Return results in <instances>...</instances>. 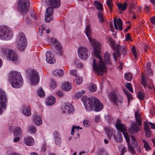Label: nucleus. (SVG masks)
I'll use <instances>...</instances> for the list:
<instances>
[{"label":"nucleus","instance_id":"20e7f679","mask_svg":"<svg viewBox=\"0 0 155 155\" xmlns=\"http://www.w3.org/2000/svg\"><path fill=\"white\" fill-rule=\"evenodd\" d=\"M123 135L126 140L128 146V148L129 151L132 154H134L135 151L133 147H137L138 143L135 138L132 135H130V138L131 140V145L130 143V137L128 134L127 132H124Z\"/></svg>","mask_w":155,"mask_h":155},{"label":"nucleus","instance_id":"393cba45","mask_svg":"<svg viewBox=\"0 0 155 155\" xmlns=\"http://www.w3.org/2000/svg\"><path fill=\"white\" fill-rule=\"evenodd\" d=\"M34 117V121L35 124L38 126L41 125L42 123V120L40 116L37 114H35Z\"/></svg>","mask_w":155,"mask_h":155},{"label":"nucleus","instance_id":"2eb2a0df","mask_svg":"<svg viewBox=\"0 0 155 155\" xmlns=\"http://www.w3.org/2000/svg\"><path fill=\"white\" fill-rule=\"evenodd\" d=\"M63 110V112L68 113H72L74 111L73 106L70 103L65 104Z\"/></svg>","mask_w":155,"mask_h":155},{"label":"nucleus","instance_id":"7ed1b4c3","mask_svg":"<svg viewBox=\"0 0 155 155\" xmlns=\"http://www.w3.org/2000/svg\"><path fill=\"white\" fill-rule=\"evenodd\" d=\"M13 32L11 29L7 26H0V39L3 40H9L11 38Z\"/></svg>","mask_w":155,"mask_h":155},{"label":"nucleus","instance_id":"bf43d9fd","mask_svg":"<svg viewBox=\"0 0 155 155\" xmlns=\"http://www.w3.org/2000/svg\"><path fill=\"white\" fill-rule=\"evenodd\" d=\"M57 84L56 82L52 81L51 85V87L52 89H54L57 86Z\"/></svg>","mask_w":155,"mask_h":155},{"label":"nucleus","instance_id":"de8ad7c7","mask_svg":"<svg viewBox=\"0 0 155 155\" xmlns=\"http://www.w3.org/2000/svg\"><path fill=\"white\" fill-rule=\"evenodd\" d=\"M127 88L131 92H133V89L132 87L131 84L130 83H127L125 85Z\"/></svg>","mask_w":155,"mask_h":155},{"label":"nucleus","instance_id":"7c9ffc66","mask_svg":"<svg viewBox=\"0 0 155 155\" xmlns=\"http://www.w3.org/2000/svg\"><path fill=\"white\" fill-rule=\"evenodd\" d=\"M135 116L136 121L138 123V125L140 126L141 125V121L140 120V114L137 111H136L135 113Z\"/></svg>","mask_w":155,"mask_h":155},{"label":"nucleus","instance_id":"5fc2aeb1","mask_svg":"<svg viewBox=\"0 0 155 155\" xmlns=\"http://www.w3.org/2000/svg\"><path fill=\"white\" fill-rule=\"evenodd\" d=\"M55 143L57 145H60L61 143L60 137H57L54 139Z\"/></svg>","mask_w":155,"mask_h":155},{"label":"nucleus","instance_id":"c9c22d12","mask_svg":"<svg viewBox=\"0 0 155 155\" xmlns=\"http://www.w3.org/2000/svg\"><path fill=\"white\" fill-rule=\"evenodd\" d=\"M106 4L110 10V12H112V8L113 5V4L112 0H107Z\"/></svg>","mask_w":155,"mask_h":155},{"label":"nucleus","instance_id":"338daca9","mask_svg":"<svg viewBox=\"0 0 155 155\" xmlns=\"http://www.w3.org/2000/svg\"><path fill=\"white\" fill-rule=\"evenodd\" d=\"M126 40L127 41L128 40H130L131 39L130 35V33L127 34L125 38Z\"/></svg>","mask_w":155,"mask_h":155},{"label":"nucleus","instance_id":"1a4fd4ad","mask_svg":"<svg viewBox=\"0 0 155 155\" xmlns=\"http://www.w3.org/2000/svg\"><path fill=\"white\" fill-rule=\"evenodd\" d=\"M78 53L79 57L83 60L87 59L88 58V55L90 54L88 49L86 48L83 47L79 48Z\"/></svg>","mask_w":155,"mask_h":155},{"label":"nucleus","instance_id":"5701e85b","mask_svg":"<svg viewBox=\"0 0 155 155\" xmlns=\"http://www.w3.org/2000/svg\"><path fill=\"white\" fill-rule=\"evenodd\" d=\"M24 143L27 145L31 146L34 144V140L31 137H28L25 138L24 140Z\"/></svg>","mask_w":155,"mask_h":155},{"label":"nucleus","instance_id":"603ef678","mask_svg":"<svg viewBox=\"0 0 155 155\" xmlns=\"http://www.w3.org/2000/svg\"><path fill=\"white\" fill-rule=\"evenodd\" d=\"M9 50L6 48H2L1 49L2 53L4 55L8 54V51Z\"/></svg>","mask_w":155,"mask_h":155},{"label":"nucleus","instance_id":"052dcab7","mask_svg":"<svg viewBox=\"0 0 155 155\" xmlns=\"http://www.w3.org/2000/svg\"><path fill=\"white\" fill-rule=\"evenodd\" d=\"M149 125H151V129H155V123H153L151 122H147Z\"/></svg>","mask_w":155,"mask_h":155},{"label":"nucleus","instance_id":"2f4dec72","mask_svg":"<svg viewBox=\"0 0 155 155\" xmlns=\"http://www.w3.org/2000/svg\"><path fill=\"white\" fill-rule=\"evenodd\" d=\"M94 5L97 8L101 11H102L103 10L102 4L100 2L95 1L94 3Z\"/></svg>","mask_w":155,"mask_h":155},{"label":"nucleus","instance_id":"864d4df0","mask_svg":"<svg viewBox=\"0 0 155 155\" xmlns=\"http://www.w3.org/2000/svg\"><path fill=\"white\" fill-rule=\"evenodd\" d=\"M77 70H71L70 71V73L75 77L78 76Z\"/></svg>","mask_w":155,"mask_h":155},{"label":"nucleus","instance_id":"f257e3e1","mask_svg":"<svg viewBox=\"0 0 155 155\" xmlns=\"http://www.w3.org/2000/svg\"><path fill=\"white\" fill-rule=\"evenodd\" d=\"M85 31L86 34L90 41L93 46L95 56L100 60V63L98 64L96 63L95 58L93 59V68L96 74L101 75L103 74L104 72H106L107 71V69L106 64L104 63L102 57L100 55L101 46L95 39L91 38V31L90 29V26L89 25L86 26Z\"/></svg>","mask_w":155,"mask_h":155},{"label":"nucleus","instance_id":"c756f323","mask_svg":"<svg viewBox=\"0 0 155 155\" xmlns=\"http://www.w3.org/2000/svg\"><path fill=\"white\" fill-rule=\"evenodd\" d=\"M53 74L55 76H62L64 74V72L62 69H56L52 72Z\"/></svg>","mask_w":155,"mask_h":155},{"label":"nucleus","instance_id":"e433bc0d","mask_svg":"<svg viewBox=\"0 0 155 155\" xmlns=\"http://www.w3.org/2000/svg\"><path fill=\"white\" fill-rule=\"evenodd\" d=\"M106 120L109 123L114 122V120L113 117L110 115H108L105 116Z\"/></svg>","mask_w":155,"mask_h":155},{"label":"nucleus","instance_id":"473e14b6","mask_svg":"<svg viewBox=\"0 0 155 155\" xmlns=\"http://www.w3.org/2000/svg\"><path fill=\"white\" fill-rule=\"evenodd\" d=\"M105 132L108 138H110L113 134V129L111 128H107L105 129Z\"/></svg>","mask_w":155,"mask_h":155},{"label":"nucleus","instance_id":"c03bdc74","mask_svg":"<svg viewBox=\"0 0 155 155\" xmlns=\"http://www.w3.org/2000/svg\"><path fill=\"white\" fill-rule=\"evenodd\" d=\"M143 141L144 143V147L145 148L146 150L147 151L150 150V147L147 142L145 140H143Z\"/></svg>","mask_w":155,"mask_h":155},{"label":"nucleus","instance_id":"a19ab883","mask_svg":"<svg viewBox=\"0 0 155 155\" xmlns=\"http://www.w3.org/2000/svg\"><path fill=\"white\" fill-rule=\"evenodd\" d=\"M125 78L128 81H130L132 78V75L130 73H125L124 74Z\"/></svg>","mask_w":155,"mask_h":155},{"label":"nucleus","instance_id":"423d86ee","mask_svg":"<svg viewBox=\"0 0 155 155\" xmlns=\"http://www.w3.org/2000/svg\"><path fill=\"white\" fill-rule=\"evenodd\" d=\"M27 41L26 37L24 33H21L18 35L17 45L19 50L23 51L25 50L27 45Z\"/></svg>","mask_w":155,"mask_h":155},{"label":"nucleus","instance_id":"e2e57ef3","mask_svg":"<svg viewBox=\"0 0 155 155\" xmlns=\"http://www.w3.org/2000/svg\"><path fill=\"white\" fill-rule=\"evenodd\" d=\"M54 137L55 138L57 137H60V135L58 132L57 131H55L54 132Z\"/></svg>","mask_w":155,"mask_h":155},{"label":"nucleus","instance_id":"13d9d810","mask_svg":"<svg viewBox=\"0 0 155 155\" xmlns=\"http://www.w3.org/2000/svg\"><path fill=\"white\" fill-rule=\"evenodd\" d=\"M75 64L77 66V67L78 68H82L84 66L83 64L81 62H77L76 61L75 62Z\"/></svg>","mask_w":155,"mask_h":155},{"label":"nucleus","instance_id":"49530a36","mask_svg":"<svg viewBox=\"0 0 155 155\" xmlns=\"http://www.w3.org/2000/svg\"><path fill=\"white\" fill-rule=\"evenodd\" d=\"M141 84L144 88L147 86V82L144 76H143L142 79Z\"/></svg>","mask_w":155,"mask_h":155},{"label":"nucleus","instance_id":"9b49d317","mask_svg":"<svg viewBox=\"0 0 155 155\" xmlns=\"http://www.w3.org/2000/svg\"><path fill=\"white\" fill-rule=\"evenodd\" d=\"M53 7H48L46 10V14H45V20L46 22H49L53 18Z\"/></svg>","mask_w":155,"mask_h":155},{"label":"nucleus","instance_id":"412c9836","mask_svg":"<svg viewBox=\"0 0 155 155\" xmlns=\"http://www.w3.org/2000/svg\"><path fill=\"white\" fill-rule=\"evenodd\" d=\"M131 125V127L129 129L130 132L132 133H137L139 131V129L136 122L132 123Z\"/></svg>","mask_w":155,"mask_h":155},{"label":"nucleus","instance_id":"69168bd1","mask_svg":"<svg viewBox=\"0 0 155 155\" xmlns=\"http://www.w3.org/2000/svg\"><path fill=\"white\" fill-rule=\"evenodd\" d=\"M127 151V149L125 147H124L121 150V153L120 155H124V153Z\"/></svg>","mask_w":155,"mask_h":155},{"label":"nucleus","instance_id":"aec40b11","mask_svg":"<svg viewBox=\"0 0 155 155\" xmlns=\"http://www.w3.org/2000/svg\"><path fill=\"white\" fill-rule=\"evenodd\" d=\"M84 105L87 111H89L92 109V102L91 99L89 98H87L86 100V103L84 102Z\"/></svg>","mask_w":155,"mask_h":155},{"label":"nucleus","instance_id":"cd10ccee","mask_svg":"<svg viewBox=\"0 0 155 155\" xmlns=\"http://www.w3.org/2000/svg\"><path fill=\"white\" fill-rule=\"evenodd\" d=\"M54 41L55 43V48L57 50L59 51V54L61 55V52L62 51L61 45L57 39H55Z\"/></svg>","mask_w":155,"mask_h":155},{"label":"nucleus","instance_id":"a211bd4d","mask_svg":"<svg viewBox=\"0 0 155 155\" xmlns=\"http://www.w3.org/2000/svg\"><path fill=\"white\" fill-rule=\"evenodd\" d=\"M114 24L115 28L116 29H118V27L120 30H121L123 29L122 22L121 19L120 18H118L117 20L116 18H114Z\"/></svg>","mask_w":155,"mask_h":155},{"label":"nucleus","instance_id":"6ab92c4d","mask_svg":"<svg viewBox=\"0 0 155 155\" xmlns=\"http://www.w3.org/2000/svg\"><path fill=\"white\" fill-rule=\"evenodd\" d=\"M8 56L9 59L12 61H17L18 58V55L13 50H9Z\"/></svg>","mask_w":155,"mask_h":155},{"label":"nucleus","instance_id":"f3484780","mask_svg":"<svg viewBox=\"0 0 155 155\" xmlns=\"http://www.w3.org/2000/svg\"><path fill=\"white\" fill-rule=\"evenodd\" d=\"M46 58L47 62L50 64H54L55 62V60L53 56L51 54L50 51H48L46 52Z\"/></svg>","mask_w":155,"mask_h":155},{"label":"nucleus","instance_id":"58836bf2","mask_svg":"<svg viewBox=\"0 0 155 155\" xmlns=\"http://www.w3.org/2000/svg\"><path fill=\"white\" fill-rule=\"evenodd\" d=\"M37 93L38 96L41 97H43L45 96V92L41 87L38 89Z\"/></svg>","mask_w":155,"mask_h":155},{"label":"nucleus","instance_id":"4c0bfd02","mask_svg":"<svg viewBox=\"0 0 155 155\" xmlns=\"http://www.w3.org/2000/svg\"><path fill=\"white\" fill-rule=\"evenodd\" d=\"M28 131L31 134L35 133L36 131V127L33 125L29 126L28 128Z\"/></svg>","mask_w":155,"mask_h":155},{"label":"nucleus","instance_id":"680f3d73","mask_svg":"<svg viewBox=\"0 0 155 155\" xmlns=\"http://www.w3.org/2000/svg\"><path fill=\"white\" fill-rule=\"evenodd\" d=\"M56 94L58 96L60 97H62L63 95V92L61 91H57L56 92Z\"/></svg>","mask_w":155,"mask_h":155},{"label":"nucleus","instance_id":"f704fd0d","mask_svg":"<svg viewBox=\"0 0 155 155\" xmlns=\"http://www.w3.org/2000/svg\"><path fill=\"white\" fill-rule=\"evenodd\" d=\"M117 6L120 10L124 11L127 8V4L126 3H125L123 4H120Z\"/></svg>","mask_w":155,"mask_h":155},{"label":"nucleus","instance_id":"ea45409f","mask_svg":"<svg viewBox=\"0 0 155 155\" xmlns=\"http://www.w3.org/2000/svg\"><path fill=\"white\" fill-rule=\"evenodd\" d=\"M114 137L115 139L118 142H121L122 140V137L121 134L120 133L119 131L117 132V134L115 137L114 136Z\"/></svg>","mask_w":155,"mask_h":155},{"label":"nucleus","instance_id":"39448f33","mask_svg":"<svg viewBox=\"0 0 155 155\" xmlns=\"http://www.w3.org/2000/svg\"><path fill=\"white\" fill-rule=\"evenodd\" d=\"M109 97L110 100L113 104L117 106H118V103L120 104L123 102V99L122 97L114 91H113L110 92Z\"/></svg>","mask_w":155,"mask_h":155},{"label":"nucleus","instance_id":"4d7b16f0","mask_svg":"<svg viewBox=\"0 0 155 155\" xmlns=\"http://www.w3.org/2000/svg\"><path fill=\"white\" fill-rule=\"evenodd\" d=\"M90 90L94 92L96 90V87L94 84H92L90 87Z\"/></svg>","mask_w":155,"mask_h":155},{"label":"nucleus","instance_id":"37998d69","mask_svg":"<svg viewBox=\"0 0 155 155\" xmlns=\"http://www.w3.org/2000/svg\"><path fill=\"white\" fill-rule=\"evenodd\" d=\"M74 80L76 83L78 85L80 84L83 81V78L81 77H76Z\"/></svg>","mask_w":155,"mask_h":155},{"label":"nucleus","instance_id":"ddd939ff","mask_svg":"<svg viewBox=\"0 0 155 155\" xmlns=\"http://www.w3.org/2000/svg\"><path fill=\"white\" fill-rule=\"evenodd\" d=\"M93 106L94 110L97 112L101 110L103 107L102 104L97 99H94V100Z\"/></svg>","mask_w":155,"mask_h":155},{"label":"nucleus","instance_id":"a878e982","mask_svg":"<svg viewBox=\"0 0 155 155\" xmlns=\"http://www.w3.org/2000/svg\"><path fill=\"white\" fill-rule=\"evenodd\" d=\"M110 55L108 53L106 52L104 55V59L107 65H111V63L110 59Z\"/></svg>","mask_w":155,"mask_h":155},{"label":"nucleus","instance_id":"6e6d98bb","mask_svg":"<svg viewBox=\"0 0 155 155\" xmlns=\"http://www.w3.org/2000/svg\"><path fill=\"white\" fill-rule=\"evenodd\" d=\"M132 51L133 52L135 58H137V53L134 46H133L132 49Z\"/></svg>","mask_w":155,"mask_h":155},{"label":"nucleus","instance_id":"6e6552de","mask_svg":"<svg viewBox=\"0 0 155 155\" xmlns=\"http://www.w3.org/2000/svg\"><path fill=\"white\" fill-rule=\"evenodd\" d=\"M0 100L1 101L0 103V114H2V108L5 109L6 108L5 102L7 101V96L5 93L0 89Z\"/></svg>","mask_w":155,"mask_h":155},{"label":"nucleus","instance_id":"b1692460","mask_svg":"<svg viewBox=\"0 0 155 155\" xmlns=\"http://www.w3.org/2000/svg\"><path fill=\"white\" fill-rule=\"evenodd\" d=\"M62 87L64 90L65 91H69L72 88V84L71 83L66 82L64 84Z\"/></svg>","mask_w":155,"mask_h":155},{"label":"nucleus","instance_id":"f03ea898","mask_svg":"<svg viewBox=\"0 0 155 155\" xmlns=\"http://www.w3.org/2000/svg\"><path fill=\"white\" fill-rule=\"evenodd\" d=\"M9 80L12 86L14 88H19L23 84L20 73L16 71H12L9 74Z\"/></svg>","mask_w":155,"mask_h":155},{"label":"nucleus","instance_id":"8fccbe9b","mask_svg":"<svg viewBox=\"0 0 155 155\" xmlns=\"http://www.w3.org/2000/svg\"><path fill=\"white\" fill-rule=\"evenodd\" d=\"M98 154L99 155H107V153L104 149H101L99 151Z\"/></svg>","mask_w":155,"mask_h":155},{"label":"nucleus","instance_id":"bb28decb","mask_svg":"<svg viewBox=\"0 0 155 155\" xmlns=\"http://www.w3.org/2000/svg\"><path fill=\"white\" fill-rule=\"evenodd\" d=\"M22 112L26 116H30L31 114L30 108L28 106L24 107L22 110Z\"/></svg>","mask_w":155,"mask_h":155},{"label":"nucleus","instance_id":"3c124183","mask_svg":"<svg viewBox=\"0 0 155 155\" xmlns=\"http://www.w3.org/2000/svg\"><path fill=\"white\" fill-rule=\"evenodd\" d=\"M83 124L84 126L85 127H87L90 126V123L89 121L87 120H85L83 122Z\"/></svg>","mask_w":155,"mask_h":155},{"label":"nucleus","instance_id":"0eeeda50","mask_svg":"<svg viewBox=\"0 0 155 155\" xmlns=\"http://www.w3.org/2000/svg\"><path fill=\"white\" fill-rule=\"evenodd\" d=\"M19 10L22 13H26L29 9L30 2L28 0H19Z\"/></svg>","mask_w":155,"mask_h":155},{"label":"nucleus","instance_id":"a18cd8bd","mask_svg":"<svg viewBox=\"0 0 155 155\" xmlns=\"http://www.w3.org/2000/svg\"><path fill=\"white\" fill-rule=\"evenodd\" d=\"M45 28L43 25L41 26L39 28L38 34L40 36L42 35L43 32L45 30Z\"/></svg>","mask_w":155,"mask_h":155},{"label":"nucleus","instance_id":"c85d7f7f","mask_svg":"<svg viewBox=\"0 0 155 155\" xmlns=\"http://www.w3.org/2000/svg\"><path fill=\"white\" fill-rule=\"evenodd\" d=\"M56 99L55 97L51 96L49 97L47 99L46 101V104L47 105L51 106L54 104L55 102Z\"/></svg>","mask_w":155,"mask_h":155},{"label":"nucleus","instance_id":"09e8293b","mask_svg":"<svg viewBox=\"0 0 155 155\" xmlns=\"http://www.w3.org/2000/svg\"><path fill=\"white\" fill-rule=\"evenodd\" d=\"M109 42L110 43V46L113 50H114L116 47L114 41L112 39H110Z\"/></svg>","mask_w":155,"mask_h":155},{"label":"nucleus","instance_id":"9d476101","mask_svg":"<svg viewBox=\"0 0 155 155\" xmlns=\"http://www.w3.org/2000/svg\"><path fill=\"white\" fill-rule=\"evenodd\" d=\"M120 49L122 53L124 56L127 53V51L126 49L125 46H123L121 47L119 45L117 44V45L116 52H115L113 54L114 58L116 61H117V57H119L120 55L119 52Z\"/></svg>","mask_w":155,"mask_h":155},{"label":"nucleus","instance_id":"4468645a","mask_svg":"<svg viewBox=\"0 0 155 155\" xmlns=\"http://www.w3.org/2000/svg\"><path fill=\"white\" fill-rule=\"evenodd\" d=\"M121 120L119 119H118L115 124V126L117 128L122 132H125L124 131L127 130V128L125 125L121 124Z\"/></svg>","mask_w":155,"mask_h":155},{"label":"nucleus","instance_id":"f8f14e48","mask_svg":"<svg viewBox=\"0 0 155 155\" xmlns=\"http://www.w3.org/2000/svg\"><path fill=\"white\" fill-rule=\"evenodd\" d=\"M30 81L33 85H36L38 83L39 81V76L36 71H31Z\"/></svg>","mask_w":155,"mask_h":155},{"label":"nucleus","instance_id":"4be33fe9","mask_svg":"<svg viewBox=\"0 0 155 155\" xmlns=\"http://www.w3.org/2000/svg\"><path fill=\"white\" fill-rule=\"evenodd\" d=\"M147 122H144L143 126L145 134L147 137L149 138L151 136V131L149 128L148 124Z\"/></svg>","mask_w":155,"mask_h":155},{"label":"nucleus","instance_id":"dca6fc26","mask_svg":"<svg viewBox=\"0 0 155 155\" xmlns=\"http://www.w3.org/2000/svg\"><path fill=\"white\" fill-rule=\"evenodd\" d=\"M49 5L54 8H59L61 4L60 0H48Z\"/></svg>","mask_w":155,"mask_h":155},{"label":"nucleus","instance_id":"72a5a7b5","mask_svg":"<svg viewBox=\"0 0 155 155\" xmlns=\"http://www.w3.org/2000/svg\"><path fill=\"white\" fill-rule=\"evenodd\" d=\"M14 135H19L22 133V130L21 128L17 127L15 128L13 131Z\"/></svg>","mask_w":155,"mask_h":155},{"label":"nucleus","instance_id":"774afa93","mask_svg":"<svg viewBox=\"0 0 155 155\" xmlns=\"http://www.w3.org/2000/svg\"><path fill=\"white\" fill-rule=\"evenodd\" d=\"M147 72L150 76H151L153 74V71L151 69L147 70Z\"/></svg>","mask_w":155,"mask_h":155},{"label":"nucleus","instance_id":"0e129e2a","mask_svg":"<svg viewBox=\"0 0 155 155\" xmlns=\"http://www.w3.org/2000/svg\"><path fill=\"white\" fill-rule=\"evenodd\" d=\"M82 96V94L80 92L76 93L75 94V96L77 98H79Z\"/></svg>","mask_w":155,"mask_h":155},{"label":"nucleus","instance_id":"79ce46f5","mask_svg":"<svg viewBox=\"0 0 155 155\" xmlns=\"http://www.w3.org/2000/svg\"><path fill=\"white\" fill-rule=\"evenodd\" d=\"M138 97L140 100H143L145 97L144 94L141 91H140L138 93Z\"/></svg>","mask_w":155,"mask_h":155}]
</instances>
